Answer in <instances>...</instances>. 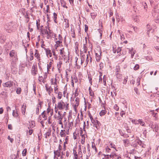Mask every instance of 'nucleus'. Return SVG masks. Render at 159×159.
I'll use <instances>...</instances> for the list:
<instances>
[{"label": "nucleus", "instance_id": "nucleus-49", "mask_svg": "<svg viewBox=\"0 0 159 159\" xmlns=\"http://www.w3.org/2000/svg\"><path fill=\"white\" fill-rule=\"evenodd\" d=\"M139 64H136L134 67V70H137L139 69Z\"/></svg>", "mask_w": 159, "mask_h": 159}, {"label": "nucleus", "instance_id": "nucleus-17", "mask_svg": "<svg viewBox=\"0 0 159 159\" xmlns=\"http://www.w3.org/2000/svg\"><path fill=\"white\" fill-rule=\"evenodd\" d=\"M39 79L38 80L39 81V82H42L44 84L45 82V80L44 79L43 76H39Z\"/></svg>", "mask_w": 159, "mask_h": 159}, {"label": "nucleus", "instance_id": "nucleus-4", "mask_svg": "<svg viewBox=\"0 0 159 159\" xmlns=\"http://www.w3.org/2000/svg\"><path fill=\"white\" fill-rule=\"evenodd\" d=\"M64 103V102L62 100H61L58 102L57 107L60 110H63L65 106V104L63 105Z\"/></svg>", "mask_w": 159, "mask_h": 159}, {"label": "nucleus", "instance_id": "nucleus-53", "mask_svg": "<svg viewBox=\"0 0 159 159\" xmlns=\"http://www.w3.org/2000/svg\"><path fill=\"white\" fill-rule=\"evenodd\" d=\"M66 142H64L63 144V148L62 149V151H65L66 149Z\"/></svg>", "mask_w": 159, "mask_h": 159}, {"label": "nucleus", "instance_id": "nucleus-50", "mask_svg": "<svg viewBox=\"0 0 159 159\" xmlns=\"http://www.w3.org/2000/svg\"><path fill=\"white\" fill-rule=\"evenodd\" d=\"M52 109L50 108V106L49 105L48 108L47 109V111L46 112V114H48L49 112H50Z\"/></svg>", "mask_w": 159, "mask_h": 159}, {"label": "nucleus", "instance_id": "nucleus-59", "mask_svg": "<svg viewBox=\"0 0 159 159\" xmlns=\"http://www.w3.org/2000/svg\"><path fill=\"white\" fill-rule=\"evenodd\" d=\"M71 31L73 33H72L73 35H72V37L73 38H75V30H71Z\"/></svg>", "mask_w": 159, "mask_h": 159}, {"label": "nucleus", "instance_id": "nucleus-14", "mask_svg": "<svg viewBox=\"0 0 159 159\" xmlns=\"http://www.w3.org/2000/svg\"><path fill=\"white\" fill-rule=\"evenodd\" d=\"M26 108V104L24 105V104H23V105L21 107V111L22 114L23 115H25V114Z\"/></svg>", "mask_w": 159, "mask_h": 159}, {"label": "nucleus", "instance_id": "nucleus-63", "mask_svg": "<svg viewBox=\"0 0 159 159\" xmlns=\"http://www.w3.org/2000/svg\"><path fill=\"white\" fill-rule=\"evenodd\" d=\"M69 1L71 6H74V0H69Z\"/></svg>", "mask_w": 159, "mask_h": 159}, {"label": "nucleus", "instance_id": "nucleus-24", "mask_svg": "<svg viewBox=\"0 0 159 159\" xmlns=\"http://www.w3.org/2000/svg\"><path fill=\"white\" fill-rule=\"evenodd\" d=\"M12 115L15 117H18L19 116L18 111H15L13 110V111Z\"/></svg>", "mask_w": 159, "mask_h": 159}, {"label": "nucleus", "instance_id": "nucleus-21", "mask_svg": "<svg viewBox=\"0 0 159 159\" xmlns=\"http://www.w3.org/2000/svg\"><path fill=\"white\" fill-rule=\"evenodd\" d=\"M54 79L53 78L51 79V84H54L55 86H57V80L56 78H55V82H54Z\"/></svg>", "mask_w": 159, "mask_h": 159}, {"label": "nucleus", "instance_id": "nucleus-5", "mask_svg": "<svg viewBox=\"0 0 159 159\" xmlns=\"http://www.w3.org/2000/svg\"><path fill=\"white\" fill-rule=\"evenodd\" d=\"M35 52L34 53V57L37 59L39 62H40V60H41L40 57V55L39 53V52L37 49H35Z\"/></svg>", "mask_w": 159, "mask_h": 159}, {"label": "nucleus", "instance_id": "nucleus-15", "mask_svg": "<svg viewBox=\"0 0 159 159\" xmlns=\"http://www.w3.org/2000/svg\"><path fill=\"white\" fill-rule=\"evenodd\" d=\"M129 53L131 54V58H133L136 52L135 51H133V48H132L131 49H129Z\"/></svg>", "mask_w": 159, "mask_h": 159}, {"label": "nucleus", "instance_id": "nucleus-19", "mask_svg": "<svg viewBox=\"0 0 159 159\" xmlns=\"http://www.w3.org/2000/svg\"><path fill=\"white\" fill-rule=\"evenodd\" d=\"M60 2L61 4V6L64 7H65L66 8H67L68 7L66 6V3L64 1V0H60Z\"/></svg>", "mask_w": 159, "mask_h": 159}, {"label": "nucleus", "instance_id": "nucleus-38", "mask_svg": "<svg viewBox=\"0 0 159 159\" xmlns=\"http://www.w3.org/2000/svg\"><path fill=\"white\" fill-rule=\"evenodd\" d=\"M154 129L156 132H157L159 130V125L156 124L155 125Z\"/></svg>", "mask_w": 159, "mask_h": 159}, {"label": "nucleus", "instance_id": "nucleus-11", "mask_svg": "<svg viewBox=\"0 0 159 159\" xmlns=\"http://www.w3.org/2000/svg\"><path fill=\"white\" fill-rule=\"evenodd\" d=\"M10 56L11 57H14L12 58L14 59V57L16 56L17 57V56L16 55V51L15 50H12L9 53Z\"/></svg>", "mask_w": 159, "mask_h": 159}, {"label": "nucleus", "instance_id": "nucleus-3", "mask_svg": "<svg viewBox=\"0 0 159 159\" xmlns=\"http://www.w3.org/2000/svg\"><path fill=\"white\" fill-rule=\"evenodd\" d=\"M38 72L36 63H34L31 70V73L33 76H35L37 74Z\"/></svg>", "mask_w": 159, "mask_h": 159}, {"label": "nucleus", "instance_id": "nucleus-46", "mask_svg": "<svg viewBox=\"0 0 159 159\" xmlns=\"http://www.w3.org/2000/svg\"><path fill=\"white\" fill-rule=\"evenodd\" d=\"M151 31H152V32L153 30H152V28H148V27L147 34L148 37H150L149 33Z\"/></svg>", "mask_w": 159, "mask_h": 159}, {"label": "nucleus", "instance_id": "nucleus-47", "mask_svg": "<svg viewBox=\"0 0 159 159\" xmlns=\"http://www.w3.org/2000/svg\"><path fill=\"white\" fill-rule=\"evenodd\" d=\"M120 68L119 66H116V73H117L120 71Z\"/></svg>", "mask_w": 159, "mask_h": 159}, {"label": "nucleus", "instance_id": "nucleus-64", "mask_svg": "<svg viewBox=\"0 0 159 159\" xmlns=\"http://www.w3.org/2000/svg\"><path fill=\"white\" fill-rule=\"evenodd\" d=\"M116 50L117 53H118L119 52H120L121 51V48H120V47H118L117 48V49Z\"/></svg>", "mask_w": 159, "mask_h": 159}, {"label": "nucleus", "instance_id": "nucleus-60", "mask_svg": "<svg viewBox=\"0 0 159 159\" xmlns=\"http://www.w3.org/2000/svg\"><path fill=\"white\" fill-rule=\"evenodd\" d=\"M140 78L139 77H138L137 78V82L138 84V85H140Z\"/></svg>", "mask_w": 159, "mask_h": 159}, {"label": "nucleus", "instance_id": "nucleus-54", "mask_svg": "<svg viewBox=\"0 0 159 159\" xmlns=\"http://www.w3.org/2000/svg\"><path fill=\"white\" fill-rule=\"evenodd\" d=\"M142 4L143 6L144 9H146V8H147V5L145 2H143L142 3Z\"/></svg>", "mask_w": 159, "mask_h": 159}, {"label": "nucleus", "instance_id": "nucleus-41", "mask_svg": "<svg viewBox=\"0 0 159 159\" xmlns=\"http://www.w3.org/2000/svg\"><path fill=\"white\" fill-rule=\"evenodd\" d=\"M75 102H76V104L77 106H78L79 105L80 102V99L79 98L77 97L76 98L75 100Z\"/></svg>", "mask_w": 159, "mask_h": 159}, {"label": "nucleus", "instance_id": "nucleus-1", "mask_svg": "<svg viewBox=\"0 0 159 159\" xmlns=\"http://www.w3.org/2000/svg\"><path fill=\"white\" fill-rule=\"evenodd\" d=\"M135 148V151L138 153H141L143 150V148H145L146 145L139 139H136L131 145Z\"/></svg>", "mask_w": 159, "mask_h": 159}, {"label": "nucleus", "instance_id": "nucleus-39", "mask_svg": "<svg viewBox=\"0 0 159 159\" xmlns=\"http://www.w3.org/2000/svg\"><path fill=\"white\" fill-rule=\"evenodd\" d=\"M42 135L41 130H40L39 133L38 134V138L39 140H40L41 139Z\"/></svg>", "mask_w": 159, "mask_h": 159}, {"label": "nucleus", "instance_id": "nucleus-56", "mask_svg": "<svg viewBox=\"0 0 159 159\" xmlns=\"http://www.w3.org/2000/svg\"><path fill=\"white\" fill-rule=\"evenodd\" d=\"M42 117L44 118V120H46L47 119L48 117L46 115V113H45V114H44L43 115H42Z\"/></svg>", "mask_w": 159, "mask_h": 159}, {"label": "nucleus", "instance_id": "nucleus-8", "mask_svg": "<svg viewBox=\"0 0 159 159\" xmlns=\"http://www.w3.org/2000/svg\"><path fill=\"white\" fill-rule=\"evenodd\" d=\"M45 87L46 88V91L48 92V94L49 95H50L52 92L53 91V89L52 88V87L51 86L48 87L47 86V84L45 85Z\"/></svg>", "mask_w": 159, "mask_h": 159}, {"label": "nucleus", "instance_id": "nucleus-32", "mask_svg": "<svg viewBox=\"0 0 159 159\" xmlns=\"http://www.w3.org/2000/svg\"><path fill=\"white\" fill-rule=\"evenodd\" d=\"M57 94H58L57 98L59 99H61L62 96V93L61 92H59Z\"/></svg>", "mask_w": 159, "mask_h": 159}, {"label": "nucleus", "instance_id": "nucleus-6", "mask_svg": "<svg viewBox=\"0 0 159 159\" xmlns=\"http://www.w3.org/2000/svg\"><path fill=\"white\" fill-rule=\"evenodd\" d=\"M159 11L155 8L152 10V16L154 17H157L159 15Z\"/></svg>", "mask_w": 159, "mask_h": 159}, {"label": "nucleus", "instance_id": "nucleus-29", "mask_svg": "<svg viewBox=\"0 0 159 159\" xmlns=\"http://www.w3.org/2000/svg\"><path fill=\"white\" fill-rule=\"evenodd\" d=\"M65 131V130H61L60 133V136L61 137H65L66 135V134H65L64 133V131Z\"/></svg>", "mask_w": 159, "mask_h": 159}, {"label": "nucleus", "instance_id": "nucleus-58", "mask_svg": "<svg viewBox=\"0 0 159 159\" xmlns=\"http://www.w3.org/2000/svg\"><path fill=\"white\" fill-rule=\"evenodd\" d=\"M88 79L89 80V83H90L92 85V79L91 77L89 76V75H88Z\"/></svg>", "mask_w": 159, "mask_h": 159}, {"label": "nucleus", "instance_id": "nucleus-35", "mask_svg": "<svg viewBox=\"0 0 159 159\" xmlns=\"http://www.w3.org/2000/svg\"><path fill=\"white\" fill-rule=\"evenodd\" d=\"M21 89L20 88H18L16 90V93L18 94H20L21 92Z\"/></svg>", "mask_w": 159, "mask_h": 159}, {"label": "nucleus", "instance_id": "nucleus-9", "mask_svg": "<svg viewBox=\"0 0 159 159\" xmlns=\"http://www.w3.org/2000/svg\"><path fill=\"white\" fill-rule=\"evenodd\" d=\"M13 82L12 81H8L4 83L3 86L4 87H10L12 86Z\"/></svg>", "mask_w": 159, "mask_h": 159}, {"label": "nucleus", "instance_id": "nucleus-45", "mask_svg": "<svg viewBox=\"0 0 159 159\" xmlns=\"http://www.w3.org/2000/svg\"><path fill=\"white\" fill-rule=\"evenodd\" d=\"M29 13L27 12H26V15L25 16V18L27 19V20H26V22L28 23L29 22L30 20V18L28 17Z\"/></svg>", "mask_w": 159, "mask_h": 159}, {"label": "nucleus", "instance_id": "nucleus-33", "mask_svg": "<svg viewBox=\"0 0 159 159\" xmlns=\"http://www.w3.org/2000/svg\"><path fill=\"white\" fill-rule=\"evenodd\" d=\"M52 62L51 61L49 62L48 64H47V69L48 71L49 70V69H50V67L52 66Z\"/></svg>", "mask_w": 159, "mask_h": 159}, {"label": "nucleus", "instance_id": "nucleus-36", "mask_svg": "<svg viewBox=\"0 0 159 159\" xmlns=\"http://www.w3.org/2000/svg\"><path fill=\"white\" fill-rule=\"evenodd\" d=\"M73 154L75 158V159H78V155L77 154V152L76 151L73 149Z\"/></svg>", "mask_w": 159, "mask_h": 159}, {"label": "nucleus", "instance_id": "nucleus-22", "mask_svg": "<svg viewBox=\"0 0 159 159\" xmlns=\"http://www.w3.org/2000/svg\"><path fill=\"white\" fill-rule=\"evenodd\" d=\"M47 26H46L45 27V28L46 29H43L42 30H41V33L43 35H45L46 34V32H48V30H47Z\"/></svg>", "mask_w": 159, "mask_h": 159}, {"label": "nucleus", "instance_id": "nucleus-37", "mask_svg": "<svg viewBox=\"0 0 159 159\" xmlns=\"http://www.w3.org/2000/svg\"><path fill=\"white\" fill-rule=\"evenodd\" d=\"M38 20L39 21V22H38V21L37 20L36 24L37 29L38 30H39V28H40V27H40V23H39L40 20L39 19H38Z\"/></svg>", "mask_w": 159, "mask_h": 159}, {"label": "nucleus", "instance_id": "nucleus-61", "mask_svg": "<svg viewBox=\"0 0 159 159\" xmlns=\"http://www.w3.org/2000/svg\"><path fill=\"white\" fill-rule=\"evenodd\" d=\"M46 34H47V39H49L51 37V35L49 34H48V31L46 32Z\"/></svg>", "mask_w": 159, "mask_h": 159}, {"label": "nucleus", "instance_id": "nucleus-27", "mask_svg": "<svg viewBox=\"0 0 159 159\" xmlns=\"http://www.w3.org/2000/svg\"><path fill=\"white\" fill-rule=\"evenodd\" d=\"M124 144L125 146H127L129 143V141L128 139H125L123 140Z\"/></svg>", "mask_w": 159, "mask_h": 159}, {"label": "nucleus", "instance_id": "nucleus-48", "mask_svg": "<svg viewBox=\"0 0 159 159\" xmlns=\"http://www.w3.org/2000/svg\"><path fill=\"white\" fill-rule=\"evenodd\" d=\"M84 52L85 53H86L87 52L88 48L87 47L85 46V44H84Z\"/></svg>", "mask_w": 159, "mask_h": 159}, {"label": "nucleus", "instance_id": "nucleus-34", "mask_svg": "<svg viewBox=\"0 0 159 159\" xmlns=\"http://www.w3.org/2000/svg\"><path fill=\"white\" fill-rule=\"evenodd\" d=\"M58 120H59V124H62V123L61 121V120L62 119V118H63V116H58Z\"/></svg>", "mask_w": 159, "mask_h": 159}, {"label": "nucleus", "instance_id": "nucleus-44", "mask_svg": "<svg viewBox=\"0 0 159 159\" xmlns=\"http://www.w3.org/2000/svg\"><path fill=\"white\" fill-rule=\"evenodd\" d=\"M40 108V107L39 106H37L36 108V114L37 115H39V109Z\"/></svg>", "mask_w": 159, "mask_h": 159}, {"label": "nucleus", "instance_id": "nucleus-62", "mask_svg": "<svg viewBox=\"0 0 159 159\" xmlns=\"http://www.w3.org/2000/svg\"><path fill=\"white\" fill-rule=\"evenodd\" d=\"M58 39L59 40L61 41L63 40V38L60 34H59L58 35Z\"/></svg>", "mask_w": 159, "mask_h": 159}, {"label": "nucleus", "instance_id": "nucleus-40", "mask_svg": "<svg viewBox=\"0 0 159 159\" xmlns=\"http://www.w3.org/2000/svg\"><path fill=\"white\" fill-rule=\"evenodd\" d=\"M27 150L26 148L24 149L22 152V154L23 156H25L26 154Z\"/></svg>", "mask_w": 159, "mask_h": 159}, {"label": "nucleus", "instance_id": "nucleus-7", "mask_svg": "<svg viewBox=\"0 0 159 159\" xmlns=\"http://www.w3.org/2000/svg\"><path fill=\"white\" fill-rule=\"evenodd\" d=\"M99 51V54L95 52L96 58L97 61H99L101 58V54L102 52L101 50L100 49Z\"/></svg>", "mask_w": 159, "mask_h": 159}, {"label": "nucleus", "instance_id": "nucleus-55", "mask_svg": "<svg viewBox=\"0 0 159 159\" xmlns=\"http://www.w3.org/2000/svg\"><path fill=\"white\" fill-rule=\"evenodd\" d=\"M58 88H57V86H56L54 87V93H56L57 94L58 92Z\"/></svg>", "mask_w": 159, "mask_h": 159}, {"label": "nucleus", "instance_id": "nucleus-13", "mask_svg": "<svg viewBox=\"0 0 159 159\" xmlns=\"http://www.w3.org/2000/svg\"><path fill=\"white\" fill-rule=\"evenodd\" d=\"M62 43V41H61L60 40L56 41V44L55 45V47L56 49H57V48L59 46H62V45H60V44H61Z\"/></svg>", "mask_w": 159, "mask_h": 159}, {"label": "nucleus", "instance_id": "nucleus-31", "mask_svg": "<svg viewBox=\"0 0 159 159\" xmlns=\"http://www.w3.org/2000/svg\"><path fill=\"white\" fill-rule=\"evenodd\" d=\"M51 129L50 128L48 129V131L46 133V134L47 136L48 137H49V136L51 135Z\"/></svg>", "mask_w": 159, "mask_h": 159}, {"label": "nucleus", "instance_id": "nucleus-12", "mask_svg": "<svg viewBox=\"0 0 159 159\" xmlns=\"http://www.w3.org/2000/svg\"><path fill=\"white\" fill-rule=\"evenodd\" d=\"M96 121V122L93 125V126L94 127H95L96 128L98 129L100 128V126L101 125V124L98 120Z\"/></svg>", "mask_w": 159, "mask_h": 159}, {"label": "nucleus", "instance_id": "nucleus-43", "mask_svg": "<svg viewBox=\"0 0 159 159\" xmlns=\"http://www.w3.org/2000/svg\"><path fill=\"white\" fill-rule=\"evenodd\" d=\"M106 76L105 75H104L103 78V83L104 85H106Z\"/></svg>", "mask_w": 159, "mask_h": 159}, {"label": "nucleus", "instance_id": "nucleus-23", "mask_svg": "<svg viewBox=\"0 0 159 159\" xmlns=\"http://www.w3.org/2000/svg\"><path fill=\"white\" fill-rule=\"evenodd\" d=\"M106 111L105 109L104 110H102L99 113V115L101 116H102L105 115L106 113Z\"/></svg>", "mask_w": 159, "mask_h": 159}, {"label": "nucleus", "instance_id": "nucleus-20", "mask_svg": "<svg viewBox=\"0 0 159 159\" xmlns=\"http://www.w3.org/2000/svg\"><path fill=\"white\" fill-rule=\"evenodd\" d=\"M97 15V13L95 12H91L90 13V16L91 18L94 20Z\"/></svg>", "mask_w": 159, "mask_h": 159}, {"label": "nucleus", "instance_id": "nucleus-10", "mask_svg": "<svg viewBox=\"0 0 159 159\" xmlns=\"http://www.w3.org/2000/svg\"><path fill=\"white\" fill-rule=\"evenodd\" d=\"M44 50L45 51L46 55L48 57L49 55L50 57L52 56V53L51 50H50L49 48H44Z\"/></svg>", "mask_w": 159, "mask_h": 159}, {"label": "nucleus", "instance_id": "nucleus-26", "mask_svg": "<svg viewBox=\"0 0 159 159\" xmlns=\"http://www.w3.org/2000/svg\"><path fill=\"white\" fill-rule=\"evenodd\" d=\"M62 64V61H60L57 64V67L58 70L60 71V68L61 67V65Z\"/></svg>", "mask_w": 159, "mask_h": 159}, {"label": "nucleus", "instance_id": "nucleus-30", "mask_svg": "<svg viewBox=\"0 0 159 159\" xmlns=\"http://www.w3.org/2000/svg\"><path fill=\"white\" fill-rule=\"evenodd\" d=\"M53 18L54 19V22L57 23V21L56 20L57 19V14L55 12H54L53 13Z\"/></svg>", "mask_w": 159, "mask_h": 159}, {"label": "nucleus", "instance_id": "nucleus-18", "mask_svg": "<svg viewBox=\"0 0 159 159\" xmlns=\"http://www.w3.org/2000/svg\"><path fill=\"white\" fill-rule=\"evenodd\" d=\"M64 22H65V25L66 27L68 28L69 27V20L67 19H64Z\"/></svg>", "mask_w": 159, "mask_h": 159}, {"label": "nucleus", "instance_id": "nucleus-42", "mask_svg": "<svg viewBox=\"0 0 159 159\" xmlns=\"http://www.w3.org/2000/svg\"><path fill=\"white\" fill-rule=\"evenodd\" d=\"M116 78L117 79H121L122 78V75L119 74V73H116Z\"/></svg>", "mask_w": 159, "mask_h": 159}, {"label": "nucleus", "instance_id": "nucleus-16", "mask_svg": "<svg viewBox=\"0 0 159 159\" xmlns=\"http://www.w3.org/2000/svg\"><path fill=\"white\" fill-rule=\"evenodd\" d=\"M54 154L56 156H57L58 157H59L61 156V151H59L58 150H54Z\"/></svg>", "mask_w": 159, "mask_h": 159}, {"label": "nucleus", "instance_id": "nucleus-51", "mask_svg": "<svg viewBox=\"0 0 159 159\" xmlns=\"http://www.w3.org/2000/svg\"><path fill=\"white\" fill-rule=\"evenodd\" d=\"M49 23L47 25V29L48 30V34H51L52 33V32L51 31V30L50 29V27L49 26Z\"/></svg>", "mask_w": 159, "mask_h": 159}, {"label": "nucleus", "instance_id": "nucleus-2", "mask_svg": "<svg viewBox=\"0 0 159 159\" xmlns=\"http://www.w3.org/2000/svg\"><path fill=\"white\" fill-rule=\"evenodd\" d=\"M18 60V58L16 56L14 57V59H12V61L11 63V67L12 71H15L16 69V62Z\"/></svg>", "mask_w": 159, "mask_h": 159}, {"label": "nucleus", "instance_id": "nucleus-52", "mask_svg": "<svg viewBox=\"0 0 159 159\" xmlns=\"http://www.w3.org/2000/svg\"><path fill=\"white\" fill-rule=\"evenodd\" d=\"M113 108H114V109H115L117 111H118L119 109V107H118V106H117V104H115Z\"/></svg>", "mask_w": 159, "mask_h": 159}, {"label": "nucleus", "instance_id": "nucleus-25", "mask_svg": "<svg viewBox=\"0 0 159 159\" xmlns=\"http://www.w3.org/2000/svg\"><path fill=\"white\" fill-rule=\"evenodd\" d=\"M89 94L90 96H93L94 95L93 92L91 89V87H89Z\"/></svg>", "mask_w": 159, "mask_h": 159}, {"label": "nucleus", "instance_id": "nucleus-57", "mask_svg": "<svg viewBox=\"0 0 159 159\" xmlns=\"http://www.w3.org/2000/svg\"><path fill=\"white\" fill-rule=\"evenodd\" d=\"M139 124L143 126H144L145 123L143 121L142 119H140V121Z\"/></svg>", "mask_w": 159, "mask_h": 159}, {"label": "nucleus", "instance_id": "nucleus-28", "mask_svg": "<svg viewBox=\"0 0 159 159\" xmlns=\"http://www.w3.org/2000/svg\"><path fill=\"white\" fill-rule=\"evenodd\" d=\"M92 148L93 149L95 150L96 152H98V150L95 146V143L94 142H92Z\"/></svg>", "mask_w": 159, "mask_h": 159}]
</instances>
